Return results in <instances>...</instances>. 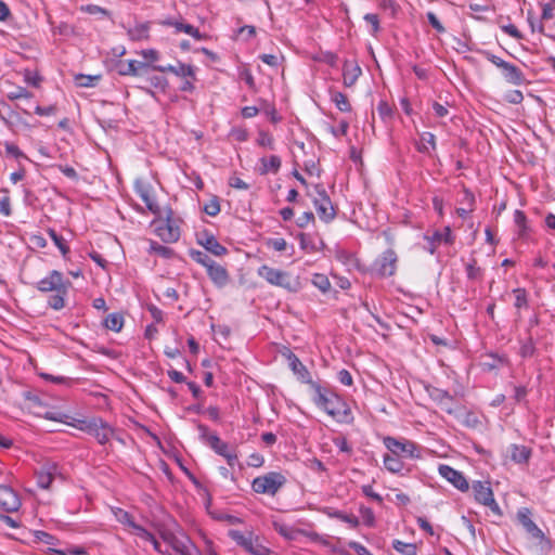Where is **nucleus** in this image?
Returning <instances> with one entry per match:
<instances>
[{
	"label": "nucleus",
	"mask_w": 555,
	"mask_h": 555,
	"mask_svg": "<svg viewBox=\"0 0 555 555\" xmlns=\"http://www.w3.org/2000/svg\"><path fill=\"white\" fill-rule=\"evenodd\" d=\"M313 402L337 422L349 423L352 421L351 411L346 401L332 388L321 384H312Z\"/></svg>",
	"instance_id": "obj_1"
},
{
	"label": "nucleus",
	"mask_w": 555,
	"mask_h": 555,
	"mask_svg": "<svg viewBox=\"0 0 555 555\" xmlns=\"http://www.w3.org/2000/svg\"><path fill=\"white\" fill-rule=\"evenodd\" d=\"M72 286L70 281L65 280L62 272L52 270L43 279L36 283V288L41 293H53L48 299V306L53 310L65 307V297Z\"/></svg>",
	"instance_id": "obj_2"
},
{
	"label": "nucleus",
	"mask_w": 555,
	"mask_h": 555,
	"mask_svg": "<svg viewBox=\"0 0 555 555\" xmlns=\"http://www.w3.org/2000/svg\"><path fill=\"white\" fill-rule=\"evenodd\" d=\"M152 225L155 227L156 235L165 243H175L180 237V229L173 219V211L169 207L165 209V217L163 218V215L156 217L152 221Z\"/></svg>",
	"instance_id": "obj_3"
},
{
	"label": "nucleus",
	"mask_w": 555,
	"mask_h": 555,
	"mask_svg": "<svg viewBox=\"0 0 555 555\" xmlns=\"http://www.w3.org/2000/svg\"><path fill=\"white\" fill-rule=\"evenodd\" d=\"M483 56L501 69L504 79L514 86H521L526 82L525 74L516 65L508 63L489 51L482 52Z\"/></svg>",
	"instance_id": "obj_4"
},
{
	"label": "nucleus",
	"mask_w": 555,
	"mask_h": 555,
	"mask_svg": "<svg viewBox=\"0 0 555 555\" xmlns=\"http://www.w3.org/2000/svg\"><path fill=\"white\" fill-rule=\"evenodd\" d=\"M286 483V477L279 472H270L256 477L251 488L256 493L274 495Z\"/></svg>",
	"instance_id": "obj_5"
},
{
	"label": "nucleus",
	"mask_w": 555,
	"mask_h": 555,
	"mask_svg": "<svg viewBox=\"0 0 555 555\" xmlns=\"http://www.w3.org/2000/svg\"><path fill=\"white\" fill-rule=\"evenodd\" d=\"M398 256L391 248L386 249L373 263L372 271L378 278H389L397 271Z\"/></svg>",
	"instance_id": "obj_6"
},
{
	"label": "nucleus",
	"mask_w": 555,
	"mask_h": 555,
	"mask_svg": "<svg viewBox=\"0 0 555 555\" xmlns=\"http://www.w3.org/2000/svg\"><path fill=\"white\" fill-rule=\"evenodd\" d=\"M79 429L85 430L95 437L98 442L101 444H105L113 434L112 428L107 425V423L103 422L102 418L94 417L88 421H79Z\"/></svg>",
	"instance_id": "obj_7"
},
{
	"label": "nucleus",
	"mask_w": 555,
	"mask_h": 555,
	"mask_svg": "<svg viewBox=\"0 0 555 555\" xmlns=\"http://www.w3.org/2000/svg\"><path fill=\"white\" fill-rule=\"evenodd\" d=\"M384 444L391 453L397 455H403L410 459H417L421 456L416 443L410 440H399L388 436L384 438Z\"/></svg>",
	"instance_id": "obj_8"
},
{
	"label": "nucleus",
	"mask_w": 555,
	"mask_h": 555,
	"mask_svg": "<svg viewBox=\"0 0 555 555\" xmlns=\"http://www.w3.org/2000/svg\"><path fill=\"white\" fill-rule=\"evenodd\" d=\"M516 516L531 540L540 544L548 542L543 531L531 519V511L528 507L519 508Z\"/></svg>",
	"instance_id": "obj_9"
},
{
	"label": "nucleus",
	"mask_w": 555,
	"mask_h": 555,
	"mask_svg": "<svg viewBox=\"0 0 555 555\" xmlns=\"http://www.w3.org/2000/svg\"><path fill=\"white\" fill-rule=\"evenodd\" d=\"M229 537L253 555H268L269 553L266 546L258 543V539H254L251 532L244 534L238 530H230Z\"/></svg>",
	"instance_id": "obj_10"
},
{
	"label": "nucleus",
	"mask_w": 555,
	"mask_h": 555,
	"mask_svg": "<svg viewBox=\"0 0 555 555\" xmlns=\"http://www.w3.org/2000/svg\"><path fill=\"white\" fill-rule=\"evenodd\" d=\"M162 539L180 555H195L198 552L196 546L186 537L179 538L170 531H165L162 533Z\"/></svg>",
	"instance_id": "obj_11"
},
{
	"label": "nucleus",
	"mask_w": 555,
	"mask_h": 555,
	"mask_svg": "<svg viewBox=\"0 0 555 555\" xmlns=\"http://www.w3.org/2000/svg\"><path fill=\"white\" fill-rule=\"evenodd\" d=\"M318 198L314 199V206L319 218L324 222H331L335 218L334 206L322 186H317Z\"/></svg>",
	"instance_id": "obj_12"
},
{
	"label": "nucleus",
	"mask_w": 555,
	"mask_h": 555,
	"mask_svg": "<svg viewBox=\"0 0 555 555\" xmlns=\"http://www.w3.org/2000/svg\"><path fill=\"white\" fill-rule=\"evenodd\" d=\"M134 191L140 196V198L145 203L147 209L155 215L156 217L162 216V208L154 199L152 193V185L141 179L135 180L134 182Z\"/></svg>",
	"instance_id": "obj_13"
},
{
	"label": "nucleus",
	"mask_w": 555,
	"mask_h": 555,
	"mask_svg": "<svg viewBox=\"0 0 555 555\" xmlns=\"http://www.w3.org/2000/svg\"><path fill=\"white\" fill-rule=\"evenodd\" d=\"M438 472L441 477L447 479L457 490L465 492L469 489V483H468L467 479L460 470H456L449 465L441 464L438 468Z\"/></svg>",
	"instance_id": "obj_14"
},
{
	"label": "nucleus",
	"mask_w": 555,
	"mask_h": 555,
	"mask_svg": "<svg viewBox=\"0 0 555 555\" xmlns=\"http://www.w3.org/2000/svg\"><path fill=\"white\" fill-rule=\"evenodd\" d=\"M217 454L223 456L229 466L233 467L238 463L236 450L222 441L219 436L210 437L209 446Z\"/></svg>",
	"instance_id": "obj_15"
},
{
	"label": "nucleus",
	"mask_w": 555,
	"mask_h": 555,
	"mask_svg": "<svg viewBox=\"0 0 555 555\" xmlns=\"http://www.w3.org/2000/svg\"><path fill=\"white\" fill-rule=\"evenodd\" d=\"M21 500L17 493L8 486H0V508L5 513L17 512Z\"/></svg>",
	"instance_id": "obj_16"
},
{
	"label": "nucleus",
	"mask_w": 555,
	"mask_h": 555,
	"mask_svg": "<svg viewBox=\"0 0 555 555\" xmlns=\"http://www.w3.org/2000/svg\"><path fill=\"white\" fill-rule=\"evenodd\" d=\"M197 243L207 251L218 257H221L228 253V249L218 242L214 234L209 233L208 231H204L197 234Z\"/></svg>",
	"instance_id": "obj_17"
},
{
	"label": "nucleus",
	"mask_w": 555,
	"mask_h": 555,
	"mask_svg": "<svg viewBox=\"0 0 555 555\" xmlns=\"http://www.w3.org/2000/svg\"><path fill=\"white\" fill-rule=\"evenodd\" d=\"M258 275L262 279H264L268 283L276 286H284L285 281L287 280V273L271 268L267 264L261 266L258 269Z\"/></svg>",
	"instance_id": "obj_18"
},
{
	"label": "nucleus",
	"mask_w": 555,
	"mask_h": 555,
	"mask_svg": "<svg viewBox=\"0 0 555 555\" xmlns=\"http://www.w3.org/2000/svg\"><path fill=\"white\" fill-rule=\"evenodd\" d=\"M152 69L160 73H171L178 77L192 78L195 80L194 67L189 64L179 63L177 66L173 65H153Z\"/></svg>",
	"instance_id": "obj_19"
},
{
	"label": "nucleus",
	"mask_w": 555,
	"mask_h": 555,
	"mask_svg": "<svg viewBox=\"0 0 555 555\" xmlns=\"http://www.w3.org/2000/svg\"><path fill=\"white\" fill-rule=\"evenodd\" d=\"M429 396L435 402H437L440 409L447 412L448 414H452L454 412V399L447 390L434 388L429 392Z\"/></svg>",
	"instance_id": "obj_20"
},
{
	"label": "nucleus",
	"mask_w": 555,
	"mask_h": 555,
	"mask_svg": "<svg viewBox=\"0 0 555 555\" xmlns=\"http://www.w3.org/2000/svg\"><path fill=\"white\" fill-rule=\"evenodd\" d=\"M289 367L294 372L297 377L306 384L310 385L312 389V384H318L311 379L310 373L307 367L302 364V362L298 359V357L294 353L288 354Z\"/></svg>",
	"instance_id": "obj_21"
},
{
	"label": "nucleus",
	"mask_w": 555,
	"mask_h": 555,
	"mask_svg": "<svg viewBox=\"0 0 555 555\" xmlns=\"http://www.w3.org/2000/svg\"><path fill=\"white\" fill-rule=\"evenodd\" d=\"M57 474V465L54 463L44 464L37 472V483L42 489H48Z\"/></svg>",
	"instance_id": "obj_22"
},
{
	"label": "nucleus",
	"mask_w": 555,
	"mask_h": 555,
	"mask_svg": "<svg viewBox=\"0 0 555 555\" xmlns=\"http://www.w3.org/2000/svg\"><path fill=\"white\" fill-rule=\"evenodd\" d=\"M207 274L212 283L218 287L225 286L230 280L227 269L216 261L212 264H209Z\"/></svg>",
	"instance_id": "obj_23"
},
{
	"label": "nucleus",
	"mask_w": 555,
	"mask_h": 555,
	"mask_svg": "<svg viewBox=\"0 0 555 555\" xmlns=\"http://www.w3.org/2000/svg\"><path fill=\"white\" fill-rule=\"evenodd\" d=\"M361 74V67L356 62L346 61L343 66L344 86L352 87Z\"/></svg>",
	"instance_id": "obj_24"
},
{
	"label": "nucleus",
	"mask_w": 555,
	"mask_h": 555,
	"mask_svg": "<svg viewBox=\"0 0 555 555\" xmlns=\"http://www.w3.org/2000/svg\"><path fill=\"white\" fill-rule=\"evenodd\" d=\"M147 67L149 65L146 63L134 60L119 61L117 64V72L121 76H139L140 69Z\"/></svg>",
	"instance_id": "obj_25"
},
{
	"label": "nucleus",
	"mask_w": 555,
	"mask_h": 555,
	"mask_svg": "<svg viewBox=\"0 0 555 555\" xmlns=\"http://www.w3.org/2000/svg\"><path fill=\"white\" fill-rule=\"evenodd\" d=\"M473 492L475 495V500L482 505H486L487 503H489L490 500L494 498L493 491L489 482L475 481L473 483Z\"/></svg>",
	"instance_id": "obj_26"
},
{
	"label": "nucleus",
	"mask_w": 555,
	"mask_h": 555,
	"mask_svg": "<svg viewBox=\"0 0 555 555\" xmlns=\"http://www.w3.org/2000/svg\"><path fill=\"white\" fill-rule=\"evenodd\" d=\"M509 452L512 461L517 464L528 463L531 456V449L522 444H512Z\"/></svg>",
	"instance_id": "obj_27"
},
{
	"label": "nucleus",
	"mask_w": 555,
	"mask_h": 555,
	"mask_svg": "<svg viewBox=\"0 0 555 555\" xmlns=\"http://www.w3.org/2000/svg\"><path fill=\"white\" fill-rule=\"evenodd\" d=\"M281 158L276 155H271L270 157H262L260 158V165L259 168L260 175H267L269 172L276 173L281 168Z\"/></svg>",
	"instance_id": "obj_28"
},
{
	"label": "nucleus",
	"mask_w": 555,
	"mask_h": 555,
	"mask_svg": "<svg viewBox=\"0 0 555 555\" xmlns=\"http://www.w3.org/2000/svg\"><path fill=\"white\" fill-rule=\"evenodd\" d=\"M384 466L390 473H400L403 469V462L399 455L390 452L384 455Z\"/></svg>",
	"instance_id": "obj_29"
},
{
	"label": "nucleus",
	"mask_w": 555,
	"mask_h": 555,
	"mask_svg": "<svg viewBox=\"0 0 555 555\" xmlns=\"http://www.w3.org/2000/svg\"><path fill=\"white\" fill-rule=\"evenodd\" d=\"M149 24H138L134 27L128 29L127 34L133 41H140L149 38Z\"/></svg>",
	"instance_id": "obj_30"
},
{
	"label": "nucleus",
	"mask_w": 555,
	"mask_h": 555,
	"mask_svg": "<svg viewBox=\"0 0 555 555\" xmlns=\"http://www.w3.org/2000/svg\"><path fill=\"white\" fill-rule=\"evenodd\" d=\"M428 145L431 150H436V137L431 132H423L421 134V143L417 144V151L429 154Z\"/></svg>",
	"instance_id": "obj_31"
},
{
	"label": "nucleus",
	"mask_w": 555,
	"mask_h": 555,
	"mask_svg": "<svg viewBox=\"0 0 555 555\" xmlns=\"http://www.w3.org/2000/svg\"><path fill=\"white\" fill-rule=\"evenodd\" d=\"M111 511L115 517V519L127 527L134 526V520L131 514H129L127 511L120 508V507H111Z\"/></svg>",
	"instance_id": "obj_32"
},
{
	"label": "nucleus",
	"mask_w": 555,
	"mask_h": 555,
	"mask_svg": "<svg viewBox=\"0 0 555 555\" xmlns=\"http://www.w3.org/2000/svg\"><path fill=\"white\" fill-rule=\"evenodd\" d=\"M331 100L335 103L340 112H350L351 105L347 96L339 91H331Z\"/></svg>",
	"instance_id": "obj_33"
},
{
	"label": "nucleus",
	"mask_w": 555,
	"mask_h": 555,
	"mask_svg": "<svg viewBox=\"0 0 555 555\" xmlns=\"http://www.w3.org/2000/svg\"><path fill=\"white\" fill-rule=\"evenodd\" d=\"M104 325L111 331L119 332L124 326V317L120 313H111L106 317Z\"/></svg>",
	"instance_id": "obj_34"
},
{
	"label": "nucleus",
	"mask_w": 555,
	"mask_h": 555,
	"mask_svg": "<svg viewBox=\"0 0 555 555\" xmlns=\"http://www.w3.org/2000/svg\"><path fill=\"white\" fill-rule=\"evenodd\" d=\"M392 547L402 555H416L417 546L414 543H406L400 540L392 541Z\"/></svg>",
	"instance_id": "obj_35"
},
{
	"label": "nucleus",
	"mask_w": 555,
	"mask_h": 555,
	"mask_svg": "<svg viewBox=\"0 0 555 555\" xmlns=\"http://www.w3.org/2000/svg\"><path fill=\"white\" fill-rule=\"evenodd\" d=\"M426 240L436 242L439 246L441 243L452 244L453 237L449 227L444 228L442 232L436 231L431 236H425Z\"/></svg>",
	"instance_id": "obj_36"
},
{
	"label": "nucleus",
	"mask_w": 555,
	"mask_h": 555,
	"mask_svg": "<svg viewBox=\"0 0 555 555\" xmlns=\"http://www.w3.org/2000/svg\"><path fill=\"white\" fill-rule=\"evenodd\" d=\"M514 221L518 228V235L520 237H525L529 231L525 212L521 210H516L514 214Z\"/></svg>",
	"instance_id": "obj_37"
},
{
	"label": "nucleus",
	"mask_w": 555,
	"mask_h": 555,
	"mask_svg": "<svg viewBox=\"0 0 555 555\" xmlns=\"http://www.w3.org/2000/svg\"><path fill=\"white\" fill-rule=\"evenodd\" d=\"M190 257L195 262L206 268V271L209 269V264H212L215 262V260H212L206 253L201 250H190Z\"/></svg>",
	"instance_id": "obj_38"
},
{
	"label": "nucleus",
	"mask_w": 555,
	"mask_h": 555,
	"mask_svg": "<svg viewBox=\"0 0 555 555\" xmlns=\"http://www.w3.org/2000/svg\"><path fill=\"white\" fill-rule=\"evenodd\" d=\"M48 234L56 245V247L60 249L63 256H66L69 253V247L66 243V241L56 233V231L52 228L48 229Z\"/></svg>",
	"instance_id": "obj_39"
},
{
	"label": "nucleus",
	"mask_w": 555,
	"mask_h": 555,
	"mask_svg": "<svg viewBox=\"0 0 555 555\" xmlns=\"http://www.w3.org/2000/svg\"><path fill=\"white\" fill-rule=\"evenodd\" d=\"M100 78H101V76H99V75L90 76V75L79 74L75 77V82L79 87L91 88V87L96 86Z\"/></svg>",
	"instance_id": "obj_40"
},
{
	"label": "nucleus",
	"mask_w": 555,
	"mask_h": 555,
	"mask_svg": "<svg viewBox=\"0 0 555 555\" xmlns=\"http://www.w3.org/2000/svg\"><path fill=\"white\" fill-rule=\"evenodd\" d=\"M466 275L472 281H479L482 279V270L477 267L476 259H473L470 262L466 264Z\"/></svg>",
	"instance_id": "obj_41"
},
{
	"label": "nucleus",
	"mask_w": 555,
	"mask_h": 555,
	"mask_svg": "<svg viewBox=\"0 0 555 555\" xmlns=\"http://www.w3.org/2000/svg\"><path fill=\"white\" fill-rule=\"evenodd\" d=\"M274 529L287 540H295L298 531L285 524L274 522Z\"/></svg>",
	"instance_id": "obj_42"
},
{
	"label": "nucleus",
	"mask_w": 555,
	"mask_h": 555,
	"mask_svg": "<svg viewBox=\"0 0 555 555\" xmlns=\"http://www.w3.org/2000/svg\"><path fill=\"white\" fill-rule=\"evenodd\" d=\"M312 284L322 293H326L331 288V282L328 278L321 273L313 274Z\"/></svg>",
	"instance_id": "obj_43"
},
{
	"label": "nucleus",
	"mask_w": 555,
	"mask_h": 555,
	"mask_svg": "<svg viewBox=\"0 0 555 555\" xmlns=\"http://www.w3.org/2000/svg\"><path fill=\"white\" fill-rule=\"evenodd\" d=\"M336 258L344 264L348 266L349 269L358 267V259L349 251L339 250L336 254Z\"/></svg>",
	"instance_id": "obj_44"
},
{
	"label": "nucleus",
	"mask_w": 555,
	"mask_h": 555,
	"mask_svg": "<svg viewBox=\"0 0 555 555\" xmlns=\"http://www.w3.org/2000/svg\"><path fill=\"white\" fill-rule=\"evenodd\" d=\"M151 251L164 257V258H170L173 255V250L169 247L163 246L158 244L157 242H151Z\"/></svg>",
	"instance_id": "obj_45"
},
{
	"label": "nucleus",
	"mask_w": 555,
	"mask_h": 555,
	"mask_svg": "<svg viewBox=\"0 0 555 555\" xmlns=\"http://www.w3.org/2000/svg\"><path fill=\"white\" fill-rule=\"evenodd\" d=\"M257 143L262 147L274 150V139L268 132L260 131L258 134Z\"/></svg>",
	"instance_id": "obj_46"
},
{
	"label": "nucleus",
	"mask_w": 555,
	"mask_h": 555,
	"mask_svg": "<svg viewBox=\"0 0 555 555\" xmlns=\"http://www.w3.org/2000/svg\"><path fill=\"white\" fill-rule=\"evenodd\" d=\"M513 293L515 295V307L518 309L527 307L528 300L526 291L524 288H515Z\"/></svg>",
	"instance_id": "obj_47"
},
{
	"label": "nucleus",
	"mask_w": 555,
	"mask_h": 555,
	"mask_svg": "<svg viewBox=\"0 0 555 555\" xmlns=\"http://www.w3.org/2000/svg\"><path fill=\"white\" fill-rule=\"evenodd\" d=\"M204 211L211 217L217 216L220 212V204L217 197H212L204 206Z\"/></svg>",
	"instance_id": "obj_48"
},
{
	"label": "nucleus",
	"mask_w": 555,
	"mask_h": 555,
	"mask_svg": "<svg viewBox=\"0 0 555 555\" xmlns=\"http://www.w3.org/2000/svg\"><path fill=\"white\" fill-rule=\"evenodd\" d=\"M266 244L276 251H284L287 248V242L282 237L269 238Z\"/></svg>",
	"instance_id": "obj_49"
},
{
	"label": "nucleus",
	"mask_w": 555,
	"mask_h": 555,
	"mask_svg": "<svg viewBox=\"0 0 555 555\" xmlns=\"http://www.w3.org/2000/svg\"><path fill=\"white\" fill-rule=\"evenodd\" d=\"M360 514H361L364 525H366L369 527H372L374 525L375 516H374L373 511L370 507H361Z\"/></svg>",
	"instance_id": "obj_50"
},
{
	"label": "nucleus",
	"mask_w": 555,
	"mask_h": 555,
	"mask_svg": "<svg viewBox=\"0 0 555 555\" xmlns=\"http://www.w3.org/2000/svg\"><path fill=\"white\" fill-rule=\"evenodd\" d=\"M505 101L512 104H519L524 100V94L519 90H509L504 96Z\"/></svg>",
	"instance_id": "obj_51"
},
{
	"label": "nucleus",
	"mask_w": 555,
	"mask_h": 555,
	"mask_svg": "<svg viewBox=\"0 0 555 555\" xmlns=\"http://www.w3.org/2000/svg\"><path fill=\"white\" fill-rule=\"evenodd\" d=\"M535 350L532 338H528L520 347V356L524 358L533 356Z\"/></svg>",
	"instance_id": "obj_52"
},
{
	"label": "nucleus",
	"mask_w": 555,
	"mask_h": 555,
	"mask_svg": "<svg viewBox=\"0 0 555 555\" xmlns=\"http://www.w3.org/2000/svg\"><path fill=\"white\" fill-rule=\"evenodd\" d=\"M33 96V94L25 88L23 87H17L16 90L8 93V99L10 100H17V99H22V98H25V99H30Z\"/></svg>",
	"instance_id": "obj_53"
},
{
	"label": "nucleus",
	"mask_w": 555,
	"mask_h": 555,
	"mask_svg": "<svg viewBox=\"0 0 555 555\" xmlns=\"http://www.w3.org/2000/svg\"><path fill=\"white\" fill-rule=\"evenodd\" d=\"M197 430H198V434H199V438L204 442H206L208 446H210V437L211 436H218L215 433H210L209 428L206 425H204V424H198L197 425Z\"/></svg>",
	"instance_id": "obj_54"
},
{
	"label": "nucleus",
	"mask_w": 555,
	"mask_h": 555,
	"mask_svg": "<svg viewBox=\"0 0 555 555\" xmlns=\"http://www.w3.org/2000/svg\"><path fill=\"white\" fill-rule=\"evenodd\" d=\"M314 221V215L312 211H305L301 216H299L296 220V224L299 228H306L310 222Z\"/></svg>",
	"instance_id": "obj_55"
},
{
	"label": "nucleus",
	"mask_w": 555,
	"mask_h": 555,
	"mask_svg": "<svg viewBox=\"0 0 555 555\" xmlns=\"http://www.w3.org/2000/svg\"><path fill=\"white\" fill-rule=\"evenodd\" d=\"M149 81L151 83L152 87L156 88V89H160V90H165L168 86V81L165 77L163 76H152L149 78Z\"/></svg>",
	"instance_id": "obj_56"
},
{
	"label": "nucleus",
	"mask_w": 555,
	"mask_h": 555,
	"mask_svg": "<svg viewBox=\"0 0 555 555\" xmlns=\"http://www.w3.org/2000/svg\"><path fill=\"white\" fill-rule=\"evenodd\" d=\"M428 23L431 25L434 29H436L438 33H444L446 28L442 26L440 21L438 20L437 15L434 12H428L426 14Z\"/></svg>",
	"instance_id": "obj_57"
},
{
	"label": "nucleus",
	"mask_w": 555,
	"mask_h": 555,
	"mask_svg": "<svg viewBox=\"0 0 555 555\" xmlns=\"http://www.w3.org/2000/svg\"><path fill=\"white\" fill-rule=\"evenodd\" d=\"M364 20L372 26V33L376 34L379 30V18L378 15L367 13L364 15Z\"/></svg>",
	"instance_id": "obj_58"
},
{
	"label": "nucleus",
	"mask_w": 555,
	"mask_h": 555,
	"mask_svg": "<svg viewBox=\"0 0 555 555\" xmlns=\"http://www.w3.org/2000/svg\"><path fill=\"white\" fill-rule=\"evenodd\" d=\"M338 380L345 386H351L353 384V378L349 371L343 369L337 374Z\"/></svg>",
	"instance_id": "obj_59"
},
{
	"label": "nucleus",
	"mask_w": 555,
	"mask_h": 555,
	"mask_svg": "<svg viewBox=\"0 0 555 555\" xmlns=\"http://www.w3.org/2000/svg\"><path fill=\"white\" fill-rule=\"evenodd\" d=\"M0 212L5 217L11 216V201L9 196L0 197Z\"/></svg>",
	"instance_id": "obj_60"
},
{
	"label": "nucleus",
	"mask_w": 555,
	"mask_h": 555,
	"mask_svg": "<svg viewBox=\"0 0 555 555\" xmlns=\"http://www.w3.org/2000/svg\"><path fill=\"white\" fill-rule=\"evenodd\" d=\"M502 30L514 39H521L522 35L513 24L504 25L501 27Z\"/></svg>",
	"instance_id": "obj_61"
},
{
	"label": "nucleus",
	"mask_w": 555,
	"mask_h": 555,
	"mask_svg": "<svg viewBox=\"0 0 555 555\" xmlns=\"http://www.w3.org/2000/svg\"><path fill=\"white\" fill-rule=\"evenodd\" d=\"M229 185L237 190H248L249 184L244 182L241 178L233 176L229 179Z\"/></svg>",
	"instance_id": "obj_62"
},
{
	"label": "nucleus",
	"mask_w": 555,
	"mask_h": 555,
	"mask_svg": "<svg viewBox=\"0 0 555 555\" xmlns=\"http://www.w3.org/2000/svg\"><path fill=\"white\" fill-rule=\"evenodd\" d=\"M349 129V124L346 120L340 121L338 128H332L331 132L334 137L346 135Z\"/></svg>",
	"instance_id": "obj_63"
},
{
	"label": "nucleus",
	"mask_w": 555,
	"mask_h": 555,
	"mask_svg": "<svg viewBox=\"0 0 555 555\" xmlns=\"http://www.w3.org/2000/svg\"><path fill=\"white\" fill-rule=\"evenodd\" d=\"M349 546L357 552L358 555H373L364 545L359 542H350Z\"/></svg>",
	"instance_id": "obj_64"
}]
</instances>
